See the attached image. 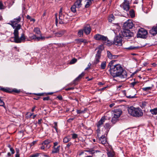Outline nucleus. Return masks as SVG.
<instances>
[{
  "label": "nucleus",
  "instance_id": "nucleus-5",
  "mask_svg": "<svg viewBox=\"0 0 157 157\" xmlns=\"http://www.w3.org/2000/svg\"><path fill=\"white\" fill-rule=\"evenodd\" d=\"M147 34V31L143 28H141L139 30L137 34V37L145 38Z\"/></svg>",
  "mask_w": 157,
  "mask_h": 157
},
{
  "label": "nucleus",
  "instance_id": "nucleus-9",
  "mask_svg": "<svg viewBox=\"0 0 157 157\" xmlns=\"http://www.w3.org/2000/svg\"><path fill=\"white\" fill-rule=\"evenodd\" d=\"M98 141L100 143H101L103 144H105L106 142V138L105 136V135H102V136H100L99 133H98Z\"/></svg>",
  "mask_w": 157,
  "mask_h": 157
},
{
  "label": "nucleus",
  "instance_id": "nucleus-18",
  "mask_svg": "<svg viewBox=\"0 0 157 157\" xmlns=\"http://www.w3.org/2000/svg\"><path fill=\"white\" fill-rule=\"evenodd\" d=\"M150 33L153 35L157 34V26H154L149 31Z\"/></svg>",
  "mask_w": 157,
  "mask_h": 157
},
{
  "label": "nucleus",
  "instance_id": "nucleus-50",
  "mask_svg": "<svg viewBox=\"0 0 157 157\" xmlns=\"http://www.w3.org/2000/svg\"><path fill=\"white\" fill-rule=\"evenodd\" d=\"M54 126L53 127V128H54L56 132H57V123L56 122H54Z\"/></svg>",
  "mask_w": 157,
  "mask_h": 157
},
{
  "label": "nucleus",
  "instance_id": "nucleus-46",
  "mask_svg": "<svg viewBox=\"0 0 157 157\" xmlns=\"http://www.w3.org/2000/svg\"><path fill=\"white\" fill-rule=\"evenodd\" d=\"M5 8V7L4 6L2 2H0V10L4 9Z\"/></svg>",
  "mask_w": 157,
  "mask_h": 157
},
{
  "label": "nucleus",
  "instance_id": "nucleus-37",
  "mask_svg": "<svg viewBox=\"0 0 157 157\" xmlns=\"http://www.w3.org/2000/svg\"><path fill=\"white\" fill-rule=\"evenodd\" d=\"M27 117H32V118H33V119H34L36 116V115H33V113H28L27 114Z\"/></svg>",
  "mask_w": 157,
  "mask_h": 157
},
{
  "label": "nucleus",
  "instance_id": "nucleus-62",
  "mask_svg": "<svg viewBox=\"0 0 157 157\" xmlns=\"http://www.w3.org/2000/svg\"><path fill=\"white\" fill-rule=\"evenodd\" d=\"M59 16H61V15H62V8H61L60 9V10L59 11Z\"/></svg>",
  "mask_w": 157,
  "mask_h": 157
},
{
  "label": "nucleus",
  "instance_id": "nucleus-12",
  "mask_svg": "<svg viewBox=\"0 0 157 157\" xmlns=\"http://www.w3.org/2000/svg\"><path fill=\"white\" fill-rule=\"evenodd\" d=\"M122 38L120 36H117L114 39L113 43L117 45L121 46L122 45Z\"/></svg>",
  "mask_w": 157,
  "mask_h": 157
},
{
  "label": "nucleus",
  "instance_id": "nucleus-31",
  "mask_svg": "<svg viewBox=\"0 0 157 157\" xmlns=\"http://www.w3.org/2000/svg\"><path fill=\"white\" fill-rule=\"evenodd\" d=\"M129 14L132 18L134 17L135 15L134 11L133 9H131L129 11Z\"/></svg>",
  "mask_w": 157,
  "mask_h": 157
},
{
  "label": "nucleus",
  "instance_id": "nucleus-52",
  "mask_svg": "<svg viewBox=\"0 0 157 157\" xmlns=\"http://www.w3.org/2000/svg\"><path fill=\"white\" fill-rule=\"evenodd\" d=\"M72 143L71 142L69 143L67 145L66 147V148H69L70 146L71 145Z\"/></svg>",
  "mask_w": 157,
  "mask_h": 157
},
{
  "label": "nucleus",
  "instance_id": "nucleus-15",
  "mask_svg": "<svg viewBox=\"0 0 157 157\" xmlns=\"http://www.w3.org/2000/svg\"><path fill=\"white\" fill-rule=\"evenodd\" d=\"M112 116L111 121L112 123V125H113L119 121V117H117L113 115H112Z\"/></svg>",
  "mask_w": 157,
  "mask_h": 157
},
{
  "label": "nucleus",
  "instance_id": "nucleus-29",
  "mask_svg": "<svg viewBox=\"0 0 157 157\" xmlns=\"http://www.w3.org/2000/svg\"><path fill=\"white\" fill-rule=\"evenodd\" d=\"M85 75V73L84 72H82L81 74H80L75 79V81H77L79 80V79H81L83 76Z\"/></svg>",
  "mask_w": 157,
  "mask_h": 157
},
{
  "label": "nucleus",
  "instance_id": "nucleus-1",
  "mask_svg": "<svg viewBox=\"0 0 157 157\" xmlns=\"http://www.w3.org/2000/svg\"><path fill=\"white\" fill-rule=\"evenodd\" d=\"M115 61V60L112 61L108 64L110 74L113 77H118L121 79H125L127 77L126 71L120 64L114 65L113 63Z\"/></svg>",
  "mask_w": 157,
  "mask_h": 157
},
{
  "label": "nucleus",
  "instance_id": "nucleus-7",
  "mask_svg": "<svg viewBox=\"0 0 157 157\" xmlns=\"http://www.w3.org/2000/svg\"><path fill=\"white\" fill-rule=\"evenodd\" d=\"M106 119L105 117H102L100 119V120L97 123L96 125L97 127L98 128L96 131L98 133H99L100 130L99 129L101 125L103 124L105 122Z\"/></svg>",
  "mask_w": 157,
  "mask_h": 157
},
{
  "label": "nucleus",
  "instance_id": "nucleus-43",
  "mask_svg": "<svg viewBox=\"0 0 157 157\" xmlns=\"http://www.w3.org/2000/svg\"><path fill=\"white\" fill-rule=\"evenodd\" d=\"M147 104V103L146 102H142L141 103L140 106L141 107H144Z\"/></svg>",
  "mask_w": 157,
  "mask_h": 157
},
{
  "label": "nucleus",
  "instance_id": "nucleus-48",
  "mask_svg": "<svg viewBox=\"0 0 157 157\" xmlns=\"http://www.w3.org/2000/svg\"><path fill=\"white\" fill-rule=\"evenodd\" d=\"M0 89L1 90H2V91H4V92H8V93H9L10 92V91H9V90L8 89H6V88H1Z\"/></svg>",
  "mask_w": 157,
  "mask_h": 157
},
{
  "label": "nucleus",
  "instance_id": "nucleus-59",
  "mask_svg": "<svg viewBox=\"0 0 157 157\" xmlns=\"http://www.w3.org/2000/svg\"><path fill=\"white\" fill-rule=\"evenodd\" d=\"M49 99V98L48 97H44L43 98V100L44 101L48 100Z\"/></svg>",
  "mask_w": 157,
  "mask_h": 157
},
{
  "label": "nucleus",
  "instance_id": "nucleus-10",
  "mask_svg": "<svg viewBox=\"0 0 157 157\" xmlns=\"http://www.w3.org/2000/svg\"><path fill=\"white\" fill-rule=\"evenodd\" d=\"M122 112L120 109H115L112 111V115L119 117L122 113Z\"/></svg>",
  "mask_w": 157,
  "mask_h": 157
},
{
  "label": "nucleus",
  "instance_id": "nucleus-64",
  "mask_svg": "<svg viewBox=\"0 0 157 157\" xmlns=\"http://www.w3.org/2000/svg\"><path fill=\"white\" fill-rule=\"evenodd\" d=\"M15 157H20V155L18 152H17V153L15 155Z\"/></svg>",
  "mask_w": 157,
  "mask_h": 157
},
{
  "label": "nucleus",
  "instance_id": "nucleus-11",
  "mask_svg": "<svg viewBox=\"0 0 157 157\" xmlns=\"http://www.w3.org/2000/svg\"><path fill=\"white\" fill-rule=\"evenodd\" d=\"M122 35L124 37L129 38L133 36V34L129 30L125 29L122 33Z\"/></svg>",
  "mask_w": 157,
  "mask_h": 157
},
{
  "label": "nucleus",
  "instance_id": "nucleus-8",
  "mask_svg": "<svg viewBox=\"0 0 157 157\" xmlns=\"http://www.w3.org/2000/svg\"><path fill=\"white\" fill-rule=\"evenodd\" d=\"M121 6L126 11H128L130 8L129 2L127 0H124V2L121 5Z\"/></svg>",
  "mask_w": 157,
  "mask_h": 157
},
{
  "label": "nucleus",
  "instance_id": "nucleus-14",
  "mask_svg": "<svg viewBox=\"0 0 157 157\" xmlns=\"http://www.w3.org/2000/svg\"><path fill=\"white\" fill-rule=\"evenodd\" d=\"M83 30L85 33L86 34L88 35L90 33L91 31V28L90 26L88 25L84 27Z\"/></svg>",
  "mask_w": 157,
  "mask_h": 157
},
{
  "label": "nucleus",
  "instance_id": "nucleus-60",
  "mask_svg": "<svg viewBox=\"0 0 157 157\" xmlns=\"http://www.w3.org/2000/svg\"><path fill=\"white\" fill-rule=\"evenodd\" d=\"M58 142H55L54 143V146L53 147H57L58 146Z\"/></svg>",
  "mask_w": 157,
  "mask_h": 157
},
{
  "label": "nucleus",
  "instance_id": "nucleus-63",
  "mask_svg": "<svg viewBox=\"0 0 157 157\" xmlns=\"http://www.w3.org/2000/svg\"><path fill=\"white\" fill-rule=\"evenodd\" d=\"M59 21V23L61 24H64V23H66V21H63L62 20H60Z\"/></svg>",
  "mask_w": 157,
  "mask_h": 157
},
{
  "label": "nucleus",
  "instance_id": "nucleus-25",
  "mask_svg": "<svg viewBox=\"0 0 157 157\" xmlns=\"http://www.w3.org/2000/svg\"><path fill=\"white\" fill-rule=\"evenodd\" d=\"M33 31L36 34L38 35H41V32L40 29L38 28H35L34 29Z\"/></svg>",
  "mask_w": 157,
  "mask_h": 157
},
{
  "label": "nucleus",
  "instance_id": "nucleus-19",
  "mask_svg": "<svg viewBox=\"0 0 157 157\" xmlns=\"http://www.w3.org/2000/svg\"><path fill=\"white\" fill-rule=\"evenodd\" d=\"M101 55V52H99V51H98L95 56V63H97L99 62Z\"/></svg>",
  "mask_w": 157,
  "mask_h": 157
},
{
  "label": "nucleus",
  "instance_id": "nucleus-33",
  "mask_svg": "<svg viewBox=\"0 0 157 157\" xmlns=\"http://www.w3.org/2000/svg\"><path fill=\"white\" fill-rule=\"evenodd\" d=\"M40 154V153H36L31 155L29 157H39Z\"/></svg>",
  "mask_w": 157,
  "mask_h": 157
},
{
  "label": "nucleus",
  "instance_id": "nucleus-35",
  "mask_svg": "<svg viewBox=\"0 0 157 157\" xmlns=\"http://www.w3.org/2000/svg\"><path fill=\"white\" fill-rule=\"evenodd\" d=\"M114 19V17L113 14L110 15L108 18V20L109 22H112L113 21Z\"/></svg>",
  "mask_w": 157,
  "mask_h": 157
},
{
  "label": "nucleus",
  "instance_id": "nucleus-58",
  "mask_svg": "<svg viewBox=\"0 0 157 157\" xmlns=\"http://www.w3.org/2000/svg\"><path fill=\"white\" fill-rule=\"evenodd\" d=\"M13 92L15 93H18L20 92V90H17V89H14L13 90Z\"/></svg>",
  "mask_w": 157,
  "mask_h": 157
},
{
  "label": "nucleus",
  "instance_id": "nucleus-21",
  "mask_svg": "<svg viewBox=\"0 0 157 157\" xmlns=\"http://www.w3.org/2000/svg\"><path fill=\"white\" fill-rule=\"evenodd\" d=\"M51 142H52V141L51 140L48 139L46 140L43 142L41 144H44L46 146V147H48V148H49L50 147V146L48 147V145Z\"/></svg>",
  "mask_w": 157,
  "mask_h": 157
},
{
  "label": "nucleus",
  "instance_id": "nucleus-55",
  "mask_svg": "<svg viewBox=\"0 0 157 157\" xmlns=\"http://www.w3.org/2000/svg\"><path fill=\"white\" fill-rule=\"evenodd\" d=\"M49 157L47 155H43V154L41 153L40 157Z\"/></svg>",
  "mask_w": 157,
  "mask_h": 157
},
{
  "label": "nucleus",
  "instance_id": "nucleus-38",
  "mask_svg": "<svg viewBox=\"0 0 157 157\" xmlns=\"http://www.w3.org/2000/svg\"><path fill=\"white\" fill-rule=\"evenodd\" d=\"M150 111L152 114L156 115L157 114V109H151Z\"/></svg>",
  "mask_w": 157,
  "mask_h": 157
},
{
  "label": "nucleus",
  "instance_id": "nucleus-54",
  "mask_svg": "<svg viewBox=\"0 0 157 157\" xmlns=\"http://www.w3.org/2000/svg\"><path fill=\"white\" fill-rule=\"evenodd\" d=\"M42 146L41 147H40V149L42 150H44L45 149V148L46 147V146H45V145H44V144H42Z\"/></svg>",
  "mask_w": 157,
  "mask_h": 157
},
{
  "label": "nucleus",
  "instance_id": "nucleus-47",
  "mask_svg": "<svg viewBox=\"0 0 157 157\" xmlns=\"http://www.w3.org/2000/svg\"><path fill=\"white\" fill-rule=\"evenodd\" d=\"M77 61V59L75 58L72 59L70 62V64H73L75 63Z\"/></svg>",
  "mask_w": 157,
  "mask_h": 157
},
{
  "label": "nucleus",
  "instance_id": "nucleus-17",
  "mask_svg": "<svg viewBox=\"0 0 157 157\" xmlns=\"http://www.w3.org/2000/svg\"><path fill=\"white\" fill-rule=\"evenodd\" d=\"M66 32V31L65 30H62L59 31L55 33V36L58 37H60L63 35Z\"/></svg>",
  "mask_w": 157,
  "mask_h": 157
},
{
  "label": "nucleus",
  "instance_id": "nucleus-16",
  "mask_svg": "<svg viewBox=\"0 0 157 157\" xmlns=\"http://www.w3.org/2000/svg\"><path fill=\"white\" fill-rule=\"evenodd\" d=\"M104 127L105 128V131L104 134L107 135L111 127V125L109 123H106L104 126Z\"/></svg>",
  "mask_w": 157,
  "mask_h": 157
},
{
  "label": "nucleus",
  "instance_id": "nucleus-36",
  "mask_svg": "<svg viewBox=\"0 0 157 157\" xmlns=\"http://www.w3.org/2000/svg\"><path fill=\"white\" fill-rule=\"evenodd\" d=\"M106 63L105 62H103L101 63V69H104L106 67Z\"/></svg>",
  "mask_w": 157,
  "mask_h": 157
},
{
  "label": "nucleus",
  "instance_id": "nucleus-45",
  "mask_svg": "<svg viewBox=\"0 0 157 157\" xmlns=\"http://www.w3.org/2000/svg\"><path fill=\"white\" fill-rule=\"evenodd\" d=\"M138 83V82H136V81L132 82L130 83V86L131 87H133L134 86H135Z\"/></svg>",
  "mask_w": 157,
  "mask_h": 157
},
{
  "label": "nucleus",
  "instance_id": "nucleus-61",
  "mask_svg": "<svg viewBox=\"0 0 157 157\" xmlns=\"http://www.w3.org/2000/svg\"><path fill=\"white\" fill-rule=\"evenodd\" d=\"M118 57L117 56L115 55H112V59H117V57Z\"/></svg>",
  "mask_w": 157,
  "mask_h": 157
},
{
  "label": "nucleus",
  "instance_id": "nucleus-41",
  "mask_svg": "<svg viewBox=\"0 0 157 157\" xmlns=\"http://www.w3.org/2000/svg\"><path fill=\"white\" fill-rule=\"evenodd\" d=\"M77 8L76 6L74 5L71 8V11L73 13L76 12V8Z\"/></svg>",
  "mask_w": 157,
  "mask_h": 157
},
{
  "label": "nucleus",
  "instance_id": "nucleus-40",
  "mask_svg": "<svg viewBox=\"0 0 157 157\" xmlns=\"http://www.w3.org/2000/svg\"><path fill=\"white\" fill-rule=\"evenodd\" d=\"M86 109H84L83 110H81L80 109H77L76 111L77 113L80 114L84 113L86 111Z\"/></svg>",
  "mask_w": 157,
  "mask_h": 157
},
{
  "label": "nucleus",
  "instance_id": "nucleus-3",
  "mask_svg": "<svg viewBox=\"0 0 157 157\" xmlns=\"http://www.w3.org/2000/svg\"><path fill=\"white\" fill-rule=\"evenodd\" d=\"M128 111L130 115L134 117H139L143 115L142 110L141 109H128Z\"/></svg>",
  "mask_w": 157,
  "mask_h": 157
},
{
  "label": "nucleus",
  "instance_id": "nucleus-30",
  "mask_svg": "<svg viewBox=\"0 0 157 157\" xmlns=\"http://www.w3.org/2000/svg\"><path fill=\"white\" fill-rule=\"evenodd\" d=\"M83 29H80L79 30L78 32V36L80 37H82L83 36Z\"/></svg>",
  "mask_w": 157,
  "mask_h": 157
},
{
  "label": "nucleus",
  "instance_id": "nucleus-23",
  "mask_svg": "<svg viewBox=\"0 0 157 157\" xmlns=\"http://www.w3.org/2000/svg\"><path fill=\"white\" fill-rule=\"evenodd\" d=\"M139 48V47H134L133 46H131L125 48V49L127 50L130 51L133 50H136Z\"/></svg>",
  "mask_w": 157,
  "mask_h": 157
},
{
  "label": "nucleus",
  "instance_id": "nucleus-26",
  "mask_svg": "<svg viewBox=\"0 0 157 157\" xmlns=\"http://www.w3.org/2000/svg\"><path fill=\"white\" fill-rule=\"evenodd\" d=\"M78 43L80 44L82 43H83L85 44H86L88 43L87 40L86 39H78Z\"/></svg>",
  "mask_w": 157,
  "mask_h": 157
},
{
  "label": "nucleus",
  "instance_id": "nucleus-42",
  "mask_svg": "<svg viewBox=\"0 0 157 157\" xmlns=\"http://www.w3.org/2000/svg\"><path fill=\"white\" fill-rule=\"evenodd\" d=\"M107 56L110 59H112L113 55H112V54L111 53V52L109 51H107Z\"/></svg>",
  "mask_w": 157,
  "mask_h": 157
},
{
  "label": "nucleus",
  "instance_id": "nucleus-49",
  "mask_svg": "<svg viewBox=\"0 0 157 157\" xmlns=\"http://www.w3.org/2000/svg\"><path fill=\"white\" fill-rule=\"evenodd\" d=\"M72 138L73 139H75L78 137V135L75 133H74L73 134H72Z\"/></svg>",
  "mask_w": 157,
  "mask_h": 157
},
{
  "label": "nucleus",
  "instance_id": "nucleus-4",
  "mask_svg": "<svg viewBox=\"0 0 157 157\" xmlns=\"http://www.w3.org/2000/svg\"><path fill=\"white\" fill-rule=\"evenodd\" d=\"M90 154H91L93 156L95 157H103V154L101 152L97 150L92 149H89L87 151Z\"/></svg>",
  "mask_w": 157,
  "mask_h": 157
},
{
  "label": "nucleus",
  "instance_id": "nucleus-22",
  "mask_svg": "<svg viewBox=\"0 0 157 157\" xmlns=\"http://www.w3.org/2000/svg\"><path fill=\"white\" fill-rule=\"evenodd\" d=\"M82 0H77L76 2L75 3L74 5L76 6L77 8H80L82 4L81 2Z\"/></svg>",
  "mask_w": 157,
  "mask_h": 157
},
{
  "label": "nucleus",
  "instance_id": "nucleus-13",
  "mask_svg": "<svg viewBox=\"0 0 157 157\" xmlns=\"http://www.w3.org/2000/svg\"><path fill=\"white\" fill-rule=\"evenodd\" d=\"M100 40L104 44L107 45L109 46L111 44V42L108 40L107 37L103 35L102 36Z\"/></svg>",
  "mask_w": 157,
  "mask_h": 157
},
{
  "label": "nucleus",
  "instance_id": "nucleus-6",
  "mask_svg": "<svg viewBox=\"0 0 157 157\" xmlns=\"http://www.w3.org/2000/svg\"><path fill=\"white\" fill-rule=\"evenodd\" d=\"M134 26L132 21L131 20H128L124 24V27L126 29H131Z\"/></svg>",
  "mask_w": 157,
  "mask_h": 157
},
{
  "label": "nucleus",
  "instance_id": "nucleus-32",
  "mask_svg": "<svg viewBox=\"0 0 157 157\" xmlns=\"http://www.w3.org/2000/svg\"><path fill=\"white\" fill-rule=\"evenodd\" d=\"M71 140V138L68 137H66L63 139V142L64 143H67Z\"/></svg>",
  "mask_w": 157,
  "mask_h": 157
},
{
  "label": "nucleus",
  "instance_id": "nucleus-28",
  "mask_svg": "<svg viewBox=\"0 0 157 157\" xmlns=\"http://www.w3.org/2000/svg\"><path fill=\"white\" fill-rule=\"evenodd\" d=\"M86 4L85 6L86 8H88L91 5L92 2L90 0H86Z\"/></svg>",
  "mask_w": 157,
  "mask_h": 157
},
{
  "label": "nucleus",
  "instance_id": "nucleus-56",
  "mask_svg": "<svg viewBox=\"0 0 157 157\" xmlns=\"http://www.w3.org/2000/svg\"><path fill=\"white\" fill-rule=\"evenodd\" d=\"M74 87H70L65 89V90L66 91L69 90H73L74 89Z\"/></svg>",
  "mask_w": 157,
  "mask_h": 157
},
{
  "label": "nucleus",
  "instance_id": "nucleus-57",
  "mask_svg": "<svg viewBox=\"0 0 157 157\" xmlns=\"http://www.w3.org/2000/svg\"><path fill=\"white\" fill-rule=\"evenodd\" d=\"M10 150L11 151V152L12 154H14V153L15 152V151H14V150L12 148V147L11 148H10Z\"/></svg>",
  "mask_w": 157,
  "mask_h": 157
},
{
  "label": "nucleus",
  "instance_id": "nucleus-44",
  "mask_svg": "<svg viewBox=\"0 0 157 157\" xmlns=\"http://www.w3.org/2000/svg\"><path fill=\"white\" fill-rule=\"evenodd\" d=\"M142 89H143V90L144 91H147L148 90H150L151 89L152 87H145L144 88H143Z\"/></svg>",
  "mask_w": 157,
  "mask_h": 157
},
{
  "label": "nucleus",
  "instance_id": "nucleus-34",
  "mask_svg": "<svg viewBox=\"0 0 157 157\" xmlns=\"http://www.w3.org/2000/svg\"><path fill=\"white\" fill-rule=\"evenodd\" d=\"M45 37L44 36H41L40 37H36L35 40L38 41L40 40H44L45 39Z\"/></svg>",
  "mask_w": 157,
  "mask_h": 157
},
{
  "label": "nucleus",
  "instance_id": "nucleus-53",
  "mask_svg": "<svg viewBox=\"0 0 157 157\" xmlns=\"http://www.w3.org/2000/svg\"><path fill=\"white\" fill-rule=\"evenodd\" d=\"M30 37L32 39H34L35 40H36V36L35 35H33L32 36H30Z\"/></svg>",
  "mask_w": 157,
  "mask_h": 157
},
{
  "label": "nucleus",
  "instance_id": "nucleus-20",
  "mask_svg": "<svg viewBox=\"0 0 157 157\" xmlns=\"http://www.w3.org/2000/svg\"><path fill=\"white\" fill-rule=\"evenodd\" d=\"M60 146L59 145L57 147H53V149L52 151L53 153H59V151Z\"/></svg>",
  "mask_w": 157,
  "mask_h": 157
},
{
  "label": "nucleus",
  "instance_id": "nucleus-39",
  "mask_svg": "<svg viewBox=\"0 0 157 157\" xmlns=\"http://www.w3.org/2000/svg\"><path fill=\"white\" fill-rule=\"evenodd\" d=\"M114 152L113 151L109 152L107 153V155L108 157H114Z\"/></svg>",
  "mask_w": 157,
  "mask_h": 157
},
{
  "label": "nucleus",
  "instance_id": "nucleus-51",
  "mask_svg": "<svg viewBox=\"0 0 157 157\" xmlns=\"http://www.w3.org/2000/svg\"><path fill=\"white\" fill-rule=\"evenodd\" d=\"M4 102L2 100H0V106H4Z\"/></svg>",
  "mask_w": 157,
  "mask_h": 157
},
{
  "label": "nucleus",
  "instance_id": "nucleus-24",
  "mask_svg": "<svg viewBox=\"0 0 157 157\" xmlns=\"http://www.w3.org/2000/svg\"><path fill=\"white\" fill-rule=\"evenodd\" d=\"M102 36V35H101L99 34H97L94 36V38L96 40H100Z\"/></svg>",
  "mask_w": 157,
  "mask_h": 157
},
{
  "label": "nucleus",
  "instance_id": "nucleus-2",
  "mask_svg": "<svg viewBox=\"0 0 157 157\" xmlns=\"http://www.w3.org/2000/svg\"><path fill=\"white\" fill-rule=\"evenodd\" d=\"M21 20V18L19 17L17 18L14 19L11 21V25L13 29H14L13 34L14 35V40L15 42L16 43H20L24 41L25 38L24 34H21V37H19L18 30L21 28V25L20 24H17V23L19 22Z\"/></svg>",
  "mask_w": 157,
  "mask_h": 157
},
{
  "label": "nucleus",
  "instance_id": "nucleus-27",
  "mask_svg": "<svg viewBox=\"0 0 157 157\" xmlns=\"http://www.w3.org/2000/svg\"><path fill=\"white\" fill-rule=\"evenodd\" d=\"M67 15H62L61 16H59V20H62L66 22L67 20Z\"/></svg>",
  "mask_w": 157,
  "mask_h": 157
}]
</instances>
